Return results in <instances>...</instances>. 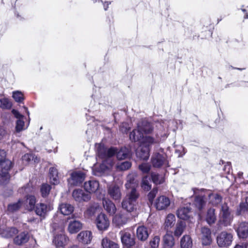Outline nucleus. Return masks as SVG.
<instances>
[{"mask_svg": "<svg viewBox=\"0 0 248 248\" xmlns=\"http://www.w3.org/2000/svg\"><path fill=\"white\" fill-rule=\"evenodd\" d=\"M159 129V132L155 135V137L150 136L142 137V140L139 148L136 151V155L142 160H147L150 156V150L151 145L158 144L164 141L168 136V130L175 131L177 128V123L175 121H165L158 124L156 125Z\"/></svg>", "mask_w": 248, "mask_h": 248, "instance_id": "f257e3e1", "label": "nucleus"}, {"mask_svg": "<svg viewBox=\"0 0 248 248\" xmlns=\"http://www.w3.org/2000/svg\"><path fill=\"white\" fill-rule=\"evenodd\" d=\"M136 175L131 173L126 178L125 184L127 190L125 197L122 202V208L128 212H132L137 208V200L140 194L136 188L138 186L139 182L136 179Z\"/></svg>", "mask_w": 248, "mask_h": 248, "instance_id": "f03ea898", "label": "nucleus"}, {"mask_svg": "<svg viewBox=\"0 0 248 248\" xmlns=\"http://www.w3.org/2000/svg\"><path fill=\"white\" fill-rule=\"evenodd\" d=\"M116 153L115 148L107 149L103 145L99 144L97 149V155L98 158L103 159L102 163L99 166L97 164L93 166L92 168L93 174L98 176L108 174L114 163L112 156Z\"/></svg>", "mask_w": 248, "mask_h": 248, "instance_id": "7ed1b4c3", "label": "nucleus"}, {"mask_svg": "<svg viewBox=\"0 0 248 248\" xmlns=\"http://www.w3.org/2000/svg\"><path fill=\"white\" fill-rule=\"evenodd\" d=\"M12 166V162L6 158V152L0 150V183H6L10 178L8 170Z\"/></svg>", "mask_w": 248, "mask_h": 248, "instance_id": "20e7f679", "label": "nucleus"}, {"mask_svg": "<svg viewBox=\"0 0 248 248\" xmlns=\"http://www.w3.org/2000/svg\"><path fill=\"white\" fill-rule=\"evenodd\" d=\"M52 228L55 231L53 239V244L56 248H64L68 242V238L65 235L63 227H58L55 223L52 224Z\"/></svg>", "mask_w": 248, "mask_h": 248, "instance_id": "39448f33", "label": "nucleus"}, {"mask_svg": "<svg viewBox=\"0 0 248 248\" xmlns=\"http://www.w3.org/2000/svg\"><path fill=\"white\" fill-rule=\"evenodd\" d=\"M232 219L233 216L228 206L226 204H223L220 210L219 223L224 226H228L231 225Z\"/></svg>", "mask_w": 248, "mask_h": 248, "instance_id": "423d86ee", "label": "nucleus"}, {"mask_svg": "<svg viewBox=\"0 0 248 248\" xmlns=\"http://www.w3.org/2000/svg\"><path fill=\"white\" fill-rule=\"evenodd\" d=\"M233 240V235L230 232L224 231L221 232L217 238L218 246L223 248H228Z\"/></svg>", "mask_w": 248, "mask_h": 248, "instance_id": "0eeeda50", "label": "nucleus"}, {"mask_svg": "<svg viewBox=\"0 0 248 248\" xmlns=\"http://www.w3.org/2000/svg\"><path fill=\"white\" fill-rule=\"evenodd\" d=\"M95 224L99 231L104 232L108 230L110 220L105 214L101 213L96 217Z\"/></svg>", "mask_w": 248, "mask_h": 248, "instance_id": "6e6552de", "label": "nucleus"}, {"mask_svg": "<svg viewBox=\"0 0 248 248\" xmlns=\"http://www.w3.org/2000/svg\"><path fill=\"white\" fill-rule=\"evenodd\" d=\"M152 163L155 167H168V161L164 154L155 153L152 158Z\"/></svg>", "mask_w": 248, "mask_h": 248, "instance_id": "1a4fd4ad", "label": "nucleus"}, {"mask_svg": "<svg viewBox=\"0 0 248 248\" xmlns=\"http://www.w3.org/2000/svg\"><path fill=\"white\" fill-rule=\"evenodd\" d=\"M72 197L75 201L78 202H87L91 198L90 194L86 193L81 189H75L72 192Z\"/></svg>", "mask_w": 248, "mask_h": 248, "instance_id": "9d476101", "label": "nucleus"}, {"mask_svg": "<svg viewBox=\"0 0 248 248\" xmlns=\"http://www.w3.org/2000/svg\"><path fill=\"white\" fill-rule=\"evenodd\" d=\"M53 208V205L50 203L46 204L40 203L36 205L35 211L37 215L45 217L47 213L52 210Z\"/></svg>", "mask_w": 248, "mask_h": 248, "instance_id": "9b49d317", "label": "nucleus"}, {"mask_svg": "<svg viewBox=\"0 0 248 248\" xmlns=\"http://www.w3.org/2000/svg\"><path fill=\"white\" fill-rule=\"evenodd\" d=\"M128 215V214L124 212H120L117 214L113 218V223L118 227L123 226L129 220Z\"/></svg>", "mask_w": 248, "mask_h": 248, "instance_id": "f8f14e48", "label": "nucleus"}, {"mask_svg": "<svg viewBox=\"0 0 248 248\" xmlns=\"http://www.w3.org/2000/svg\"><path fill=\"white\" fill-rule=\"evenodd\" d=\"M85 175L81 171H74L71 173L68 182L72 185H78L83 181Z\"/></svg>", "mask_w": 248, "mask_h": 248, "instance_id": "ddd939ff", "label": "nucleus"}, {"mask_svg": "<svg viewBox=\"0 0 248 248\" xmlns=\"http://www.w3.org/2000/svg\"><path fill=\"white\" fill-rule=\"evenodd\" d=\"M121 238L122 243L127 246H132L135 244L133 235L131 232L123 231L120 232Z\"/></svg>", "mask_w": 248, "mask_h": 248, "instance_id": "4468645a", "label": "nucleus"}, {"mask_svg": "<svg viewBox=\"0 0 248 248\" xmlns=\"http://www.w3.org/2000/svg\"><path fill=\"white\" fill-rule=\"evenodd\" d=\"M170 203V202L169 198L165 196H160L156 199L155 206L156 209L162 210L168 207Z\"/></svg>", "mask_w": 248, "mask_h": 248, "instance_id": "2eb2a0df", "label": "nucleus"}, {"mask_svg": "<svg viewBox=\"0 0 248 248\" xmlns=\"http://www.w3.org/2000/svg\"><path fill=\"white\" fill-rule=\"evenodd\" d=\"M108 194L109 197L115 201H119L122 196L120 187L115 185H109L108 186Z\"/></svg>", "mask_w": 248, "mask_h": 248, "instance_id": "dca6fc26", "label": "nucleus"}, {"mask_svg": "<svg viewBox=\"0 0 248 248\" xmlns=\"http://www.w3.org/2000/svg\"><path fill=\"white\" fill-rule=\"evenodd\" d=\"M102 204L105 210L110 216H113L116 212L117 208L115 204L108 199H103Z\"/></svg>", "mask_w": 248, "mask_h": 248, "instance_id": "f3484780", "label": "nucleus"}, {"mask_svg": "<svg viewBox=\"0 0 248 248\" xmlns=\"http://www.w3.org/2000/svg\"><path fill=\"white\" fill-rule=\"evenodd\" d=\"M92 232L89 231H84L81 232L77 235L78 240L83 244H90L92 240Z\"/></svg>", "mask_w": 248, "mask_h": 248, "instance_id": "a211bd4d", "label": "nucleus"}, {"mask_svg": "<svg viewBox=\"0 0 248 248\" xmlns=\"http://www.w3.org/2000/svg\"><path fill=\"white\" fill-rule=\"evenodd\" d=\"M99 184L98 181L95 180H90L84 183L85 190L89 193H95L99 188Z\"/></svg>", "mask_w": 248, "mask_h": 248, "instance_id": "6ab92c4d", "label": "nucleus"}, {"mask_svg": "<svg viewBox=\"0 0 248 248\" xmlns=\"http://www.w3.org/2000/svg\"><path fill=\"white\" fill-rule=\"evenodd\" d=\"M138 128L143 135L149 134L153 131L152 125L145 120H142L138 124Z\"/></svg>", "mask_w": 248, "mask_h": 248, "instance_id": "aec40b11", "label": "nucleus"}, {"mask_svg": "<svg viewBox=\"0 0 248 248\" xmlns=\"http://www.w3.org/2000/svg\"><path fill=\"white\" fill-rule=\"evenodd\" d=\"M82 227V225L80 221L74 220L69 222L67 230L69 233L73 234L78 232Z\"/></svg>", "mask_w": 248, "mask_h": 248, "instance_id": "412c9836", "label": "nucleus"}, {"mask_svg": "<svg viewBox=\"0 0 248 248\" xmlns=\"http://www.w3.org/2000/svg\"><path fill=\"white\" fill-rule=\"evenodd\" d=\"M49 182L51 184L57 185L60 183V178L58 175V172L55 167H51L49 170Z\"/></svg>", "mask_w": 248, "mask_h": 248, "instance_id": "4be33fe9", "label": "nucleus"}, {"mask_svg": "<svg viewBox=\"0 0 248 248\" xmlns=\"http://www.w3.org/2000/svg\"><path fill=\"white\" fill-rule=\"evenodd\" d=\"M176 223V217L174 215L172 214H169L165 219L163 224L164 229L168 231L172 227L174 226Z\"/></svg>", "mask_w": 248, "mask_h": 248, "instance_id": "5701e85b", "label": "nucleus"}, {"mask_svg": "<svg viewBox=\"0 0 248 248\" xmlns=\"http://www.w3.org/2000/svg\"><path fill=\"white\" fill-rule=\"evenodd\" d=\"M163 241L164 248H171L174 246V238L170 231H167L163 237Z\"/></svg>", "mask_w": 248, "mask_h": 248, "instance_id": "b1692460", "label": "nucleus"}, {"mask_svg": "<svg viewBox=\"0 0 248 248\" xmlns=\"http://www.w3.org/2000/svg\"><path fill=\"white\" fill-rule=\"evenodd\" d=\"M237 234L240 238H246L248 235V223L242 222L236 229Z\"/></svg>", "mask_w": 248, "mask_h": 248, "instance_id": "393cba45", "label": "nucleus"}, {"mask_svg": "<svg viewBox=\"0 0 248 248\" xmlns=\"http://www.w3.org/2000/svg\"><path fill=\"white\" fill-rule=\"evenodd\" d=\"M137 236L141 241H145L149 236L147 229L143 226L138 227L137 229Z\"/></svg>", "mask_w": 248, "mask_h": 248, "instance_id": "a878e982", "label": "nucleus"}, {"mask_svg": "<svg viewBox=\"0 0 248 248\" xmlns=\"http://www.w3.org/2000/svg\"><path fill=\"white\" fill-rule=\"evenodd\" d=\"M59 209L62 215L68 216L73 212L74 208L70 204L62 203L59 205Z\"/></svg>", "mask_w": 248, "mask_h": 248, "instance_id": "bb28decb", "label": "nucleus"}, {"mask_svg": "<svg viewBox=\"0 0 248 248\" xmlns=\"http://www.w3.org/2000/svg\"><path fill=\"white\" fill-rule=\"evenodd\" d=\"M189 213L190 209L187 206L181 207L178 209L177 215L178 217L185 220L189 218Z\"/></svg>", "mask_w": 248, "mask_h": 248, "instance_id": "cd10ccee", "label": "nucleus"}, {"mask_svg": "<svg viewBox=\"0 0 248 248\" xmlns=\"http://www.w3.org/2000/svg\"><path fill=\"white\" fill-rule=\"evenodd\" d=\"M101 246L103 248H119L118 244L106 237L102 239Z\"/></svg>", "mask_w": 248, "mask_h": 248, "instance_id": "c85d7f7f", "label": "nucleus"}, {"mask_svg": "<svg viewBox=\"0 0 248 248\" xmlns=\"http://www.w3.org/2000/svg\"><path fill=\"white\" fill-rule=\"evenodd\" d=\"M192 240L189 235H185L181 239V248H192Z\"/></svg>", "mask_w": 248, "mask_h": 248, "instance_id": "c756f323", "label": "nucleus"}, {"mask_svg": "<svg viewBox=\"0 0 248 248\" xmlns=\"http://www.w3.org/2000/svg\"><path fill=\"white\" fill-rule=\"evenodd\" d=\"M215 212V210L214 208H210L208 210L205 217L206 221L208 224H212L215 222L216 216Z\"/></svg>", "mask_w": 248, "mask_h": 248, "instance_id": "7c9ffc66", "label": "nucleus"}, {"mask_svg": "<svg viewBox=\"0 0 248 248\" xmlns=\"http://www.w3.org/2000/svg\"><path fill=\"white\" fill-rule=\"evenodd\" d=\"M25 203L23 200H19L18 202L8 205L7 211L12 213L18 210L21 207L24 205Z\"/></svg>", "mask_w": 248, "mask_h": 248, "instance_id": "2f4dec72", "label": "nucleus"}, {"mask_svg": "<svg viewBox=\"0 0 248 248\" xmlns=\"http://www.w3.org/2000/svg\"><path fill=\"white\" fill-rule=\"evenodd\" d=\"M186 227V224L184 222L180 221L176 224L174 234L175 236L179 237L183 233Z\"/></svg>", "mask_w": 248, "mask_h": 248, "instance_id": "473e14b6", "label": "nucleus"}, {"mask_svg": "<svg viewBox=\"0 0 248 248\" xmlns=\"http://www.w3.org/2000/svg\"><path fill=\"white\" fill-rule=\"evenodd\" d=\"M205 195L201 194V195L196 196L194 202L195 206L199 209L201 210L205 205Z\"/></svg>", "mask_w": 248, "mask_h": 248, "instance_id": "72a5a7b5", "label": "nucleus"}, {"mask_svg": "<svg viewBox=\"0 0 248 248\" xmlns=\"http://www.w3.org/2000/svg\"><path fill=\"white\" fill-rule=\"evenodd\" d=\"M130 152L128 148L126 147L122 148L117 153V157L118 159H124L130 156Z\"/></svg>", "mask_w": 248, "mask_h": 248, "instance_id": "f704fd0d", "label": "nucleus"}, {"mask_svg": "<svg viewBox=\"0 0 248 248\" xmlns=\"http://www.w3.org/2000/svg\"><path fill=\"white\" fill-rule=\"evenodd\" d=\"M29 236L27 233L22 232L18 235L14 239V242L17 245H21L28 241Z\"/></svg>", "mask_w": 248, "mask_h": 248, "instance_id": "c9c22d12", "label": "nucleus"}, {"mask_svg": "<svg viewBox=\"0 0 248 248\" xmlns=\"http://www.w3.org/2000/svg\"><path fill=\"white\" fill-rule=\"evenodd\" d=\"M142 137L143 133L140 131L138 128L137 129L133 130L129 136L130 140L134 142L139 141Z\"/></svg>", "mask_w": 248, "mask_h": 248, "instance_id": "e433bc0d", "label": "nucleus"}, {"mask_svg": "<svg viewBox=\"0 0 248 248\" xmlns=\"http://www.w3.org/2000/svg\"><path fill=\"white\" fill-rule=\"evenodd\" d=\"M208 197L210 202L214 205H217L222 200V197L217 193L209 194Z\"/></svg>", "mask_w": 248, "mask_h": 248, "instance_id": "4c0bfd02", "label": "nucleus"}, {"mask_svg": "<svg viewBox=\"0 0 248 248\" xmlns=\"http://www.w3.org/2000/svg\"><path fill=\"white\" fill-rule=\"evenodd\" d=\"M22 160L24 163L28 164L30 162L36 163L38 162V158L35 157L32 154H26L22 157Z\"/></svg>", "mask_w": 248, "mask_h": 248, "instance_id": "58836bf2", "label": "nucleus"}, {"mask_svg": "<svg viewBox=\"0 0 248 248\" xmlns=\"http://www.w3.org/2000/svg\"><path fill=\"white\" fill-rule=\"evenodd\" d=\"M141 187L144 191H149L151 189L150 178L148 176H146L142 178Z\"/></svg>", "mask_w": 248, "mask_h": 248, "instance_id": "ea45409f", "label": "nucleus"}, {"mask_svg": "<svg viewBox=\"0 0 248 248\" xmlns=\"http://www.w3.org/2000/svg\"><path fill=\"white\" fill-rule=\"evenodd\" d=\"M25 204L26 203V207L29 210H32L34 208V205L36 203L35 197L33 196H30L26 199V202H25Z\"/></svg>", "mask_w": 248, "mask_h": 248, "instance_id": "a19ab883", "label": "nucleus"}, {"mask_svg": "<svg viewBox=\"0 0 248 248\" xmlns=\"http://www.w3.org/2000/svg\"><path fill=\"white\" fill-rule=\"evenodd\" d=\"M17 233V230L15 228H8L1 232V235L5 238H9Z\"/></svg>", "mask_w": 248, "mask_h": 248, "instance_id": "79ce46f5", "label": "nucleus"}, {"mask_svg": "<svg viewBox=\"0 0 248 248\" xmlns=\"http://www.w3.org/2000/svg\"><path fill=\"white\" fill-rule=\"evenodd\" d=\"M27 127L28 126H25L23 119H18L16 122V132H20L26 129Z\"/></svg>", "mask_w": 248, "mask_h": 248, "instance_id": "37998d69", "label": "nucleus"}, {"mask_svg": "<svg viewBox=\"0 0 248 248\" xmlns=\"http://www.w3.org/2000/svg\"><path fill=\"white\" fill-rule=\"evenodd\" d=\"M50 189L51 186L50 185L47 184H43L41 186L40 190L42 196L43 197H46L47 196H48L50 191Z\"/></svg>", "mask_w": 248, "mask_h": 248, "instance_id": "c03bdc74", "label": "nucleus"}, {"mask_svg": "<svg viewBox=\"0 0 248 248\" xmlns=\"http://www.w3.org/2000/svg\"><path fill=\"white\" fill-rule=\"evenodd\" d=\"M12 106L11 103L8 99L2 98L0 99V107L4 109H9Z\"/></svg>", "mask_w": 248, "mask_h": 248, "instance_id": "a18cd8bd", "label": "nucleus"}, {"mask_svg": "<svg viewBox=\"0 0 248 248\" xmlns=\"http://www.w3.org/2000/svg\"><path fill=\"white\" fill-rule=\"evenodd\" d=\"M131 166V164L129 161H124L118 164L116 168L119 170H125L129 169Z\"/></svg>", "mask_w": 248, "mask_h": 248, "instance_id": "49530a36", "label": "nucleus"}, {"mask_svg": "<svg viewBox=\"0 0 248 248\" xmlns=\"http://www.w3.org/2000/svg\"><path fill=\"white\" fill-rule=\"evenodd\" d=\"M152 178L153 182L155 184H160L164 182L163 177L156 173L152 174Z\"/></svg>", "mask_w": 248, "mask_h": 248, "instance_id": "de8ad7c7", "label": "nucleus"}, {"mask_svg": "<svg viewBox=\"0 0 248 248\" xmlns=\"http://www.w3.org/2000/svg\"><path fill=\"white\" fill-rule=\"evenodd\" d=\"M13 97L17 102H21L24 100L23 93L20 91H15L13 93Z\"/></svg>", "mask_w": 248, "mask_h": 248, "instance_id": "09e8293b", "label": "nucleus"}, {"mask_svg": "<svg viewBox=\"0 0 248 248\" xmlns=\"http://www.w3.org/2000/svg\"><path fill=\"white\" fill-rule=\"evenodd\" d=\"M160 242V238L158 236H154L150 241V245L151 248H157Z\"/></svg>", "mask_w": 248, "mask_h": 248, "instance_id": "8fccbe9b", "label": "nucleus"}, {"mask_svg": "<svg viewBox=\"0 0 248 248\" xmlns=\"http://www.w3.org/2000/svg\"><path fill=\"white\" fill-rule=\"evenodd\" d=\"M202 241L203 245L208 246L210 245L212 242L211 235L202 236Z\"/></svg>", "mask_w": 248, "mask_h": 248, "instance_id": "3c124183", "label": "nucleus"}, {"mask_svg": "<svg viewBox=\"0 0 248 248\" xmlns=\"http://www.w3.org/2000/svg\"><path fill=\"white\" fill-rule=\"evenodd\" d=\"M157 192V189L156 188H153L148 195V198L150 202L152 203L155 197V195Z\"/></svg>", "mask_w": 248, "mask_h": 248, "instance_id": "603ef678", "label": "nucleus"}, {"mask_svg": "<svg viewBox=\"0 0 248 248\" xmlns=\"http://www.w3.org/2000/svg\"><path fill=\"white\" fill-rule=\"evenodd\" d=\"M139 169L143 173H147L150 170V166L147 163H142L139 166Z\"/></svg>", "mask_w": 248, "mask_h": 248, "instance_id": "864d4df0", "label": "nucleus"}, {"mask_svg": "<svg viewBox=\"0 0 248 248\" xmlns=\"http://www.w3.org/2000/svg\"><path fill=\"white\" fill-rule=\"evenodd\" d=\"M120 130L123 133L127 132L130 128L129 124L127 123H124L120 126Z\"/></svg>", "mask_w": 248, "mask_h": 248, "instance_id": "5fc2aeb1", "label": "nucleus"}, {"mask_svg": "<svg viewBox=\"0 0 248 248\" xmlns=\"http://www.w3.org/2000/svg\"><path fill=\"white\" fill-rule=\"evenodd\" d=\"M201 232L202 234V236L211 235L210 230H209V229L206 227L202 228L201 229Z\"/></svg>", "mask_w": 248, "mask_h": 248, "instance_id": "6e6d98bb", "label": "nucleus"}, {"mask_svg": "<svg viewBox=\"0 0 248 248\" xmlns=\"http://www.w3.org/2000/svg\"><path fill=\"white\" fill-rule=\"evenodd\" d=\"M95 212V208L93 206H91L87 209L86 211V214L89 216H93Z\"/></svg>", "mask_w": 248, "mask_h": 248, "instance_id": "4d7b16f0", "label": "nucleus"}, {"mask_svg": "<svg viewBox=\"0 0 248 248\" xmlns=\"http://www.w3.org/2000/svg\"><path fill=\"white\" fill-rule=\"evenodd\" d=\"M12 112V113L15 116V117L18 120V119H23L24 116L20 114V113L17 110H15V109H13Z\"/></svg>", "mask_w": 248, "mask_h": 248, "instance_id": "13d9d810", "label": "nucleus"}, {"mask_svg": "<svg viewBox=\"0 0 248 248\" xmlns=\"http://www.w3.org/2000/svg\"><path fill=\"white\" fill-rule=\"evenodd\" d=\"M234 248H248V243H241L236 245Z\"/></svg>", "mask_w": 248, "mask_h": 248, "instance_id": "bf43d9fd", "label": "nucleus"}, {"mask_svg": "<svg viewBox=\"0 0 248 248\" xmlns=\"http://www.w3.org/2000/svg\"><path fill=\"white\" fill-rule=\"evenodd\" d=\"M6 134L5 130L0 127V140H1Z\"/></svg>", "mask_w": 248, "mask_h": 248, "instance_id": "052dcab7", "label": "nucleus"}, {"mask_svg": "<svg viewBox=\"0 0 248 248\" xmlns=\"http://www.w3.org/2000/svg\"><path fill=\"white\" fill-rule=\"evenodd\" d=\"M181 150H182V151L183 152V154L179 155V156H183L184 155H185V153H186V152H185V148H184L183 147H182V146H181V147H180V150H179V149H177V150H176V152H178V151H180Z\"/></svg>", "mask_w": 248, "mask_h": 248, "instance_id": "680f3d73", "label": "nucleus"}, {"mask_svg": "<svg viewBox=\"0 0 248 248\" xmlns=\"http://www.w3.org/2000/svg\"><path fill=\"white\" fill-rule=\"evenodd\" d=\"M110 2H105L103 3L104 8L105 10H107L109 4H110Z\"/></svg>", "mask_w": 248, "mask_h": 248, "instance_id": "e2e57ef3", "label": "nucleus"}, {"mask_svg": "<svg viewBox=\"0 0 248 248\" xmlns=\"http://www.w3.org/2000/svg\"><path fill=\"white\" fill-rule=\"evenodd\" d=\"M193 190L194 194H197L198 193V192L199 191V190H198L196 188H193Z\"/></svg>", "mask_w": 248, "mask_h": 248, "instance_id": "0e129e2a", "label": "nucleus"}, {"mask_svg": "<svg viewBox=\"0 0 248 248\" xmlns=\"http://www.w3.org/2000/svg\"><path fill=\"white\" fill-rule=\"evenodd\" d=\"M246 202L247 204V208H248V197L246 199Z\"/></svg>", "mask_w": 248, "mask_h": 248, "instance_id": "69168bd1", "label": "nucleus"}, {"mask_svg": "<svg viewBox=\"0 0 248 248\" xmlns=\"http://www.w3.org/2000/svg\"><path fill=\"white\" fill-rule=\"evenodd\" d=\"M244 18L247 19L248 18V14H246V15L245 16Z\"/></svg>", "mask_w": 248, "mask_h": 248, "instance_id": "338daca9", "label": "nucleus"}, {"mask_svg": "<svg viewBox=\"0 0 248 248\" xmlns=\"http://www.w3.org/2000/svg\"><path fill=\"white\" fill-rule=\"evenodd\" d=\"M243 206H244L243 204L242 203V204H240V207L241 208H242L243 207Z\"/></svg>", "mask_w": 248, "mask_h": 248, "instance_id": "774afa93", "label": "nucleus"}]
</instances>
